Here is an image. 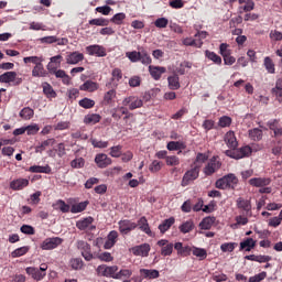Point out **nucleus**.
Segmentation results:
<instances>
[{
  "label": "nucleus",
  "instance_id": "f257e3e1",
  "mask_svg": "<svg viewBox=\"0 0 282 282\" xmlns=\"http://www.w3.org/2000/svg\"><path fill=\"white\" fill-rule=\"evenodd\" d=\"M237 184H239V178L234 173H229L221 178L216 181V188H220L221 191H228L229 188H237Z\"/></svg>",
  "mask_w": 282,
  "mask_h": 282
},
{
  "label": "nucleus",
  "instance_id": "f03ea898",
  "mask_svg": "<svg viewBox=\"0 0 282 282\" xmlns=\"http://www.w3.org/2000/svg\"><path fill=\"white\" fill-rule=\"evenodd\" d=\"M76 248L79 250L82 257L85 261H94L96 259V253L91 252V245L85 240H77Z\"/></svg>",
  "mask_w": 282,
  "mask_h": 282
},
{
  "label": "nucleus",
  "instance_id": "7ed1b4c3",
  "mask_svg": "<svg viewBox=\"0 0 282 282\" xmlns=\"http://www.w3.org/2000/svg\"><path fill=\"white\" fill-rule=\"evenodd\" d=\"M225 153L232 160H242V158H250L252 155V148L250 145H243L238 150H227Z\"/></svg>",
  "mask_w": 282,
  "mask_h": 282
},
{
  "label": "nucleus",
  "instance_id": "20e7f679",
  "mask_svg": "<svg viewBox=\"0 0 282 282\" xmlns=\"http://www.w3.org/2000/svg\"><path fill=\"white\" fill-rule=\"evenodd\" d=\"M118 272V265H107L100 264L96 268L97 276H106L107 279H116V273Z\"/></svg>",
  "mask_w": 282,
  "mask_h": 282
},
{
  "label": "nucleus",
  "instance_id": "39448f33",
  "mask_svg": "<svg viewBox=\"0 0 282 282\" xmlns=\"http://www.w3.org/2000/svg\"><path fill=\"white\" fill-rule=\"evenodd\" d=\"M199 169H202V165H194L191 170L185 172L182 178V186H188L191 182H195L197 177H199Z\"/></svg>",
  "mask_w": 282,
  "mask_h": 282
},
{
  "label": "nucleus",
  "instance_id": "423d86ee",
  "mask_svg": "<svg viewBox=\"0 0 282 282\" xmlns=\"http://www.w3.org/2000/svg\"><path fill=\"white\" fill-rule=\"evenodd\" d=\"M122 105L123 107H128L130 111H134V109L142 108L144 105V101L142 100V98L138 96H129L122 100Z\"/></svg>",
  "mask_w": 282,
  "mask_h": 282
},
{
  "label": "nucleus",
  "instance_id": "0eeeda50",
  "mask_svg": "<svg viewBox=\"0 0 282 282\" xmlns=\"http://www.w3.org/2000/svg\"><path fill=\"white\" fill-rule=\"evenodd\" d=\"M50 74L56 76L57 78H62L64 85H69V75L65 73L63 69H58V66H54V64H47L46 66Z\"/></svg>",
  "mask_w": 282,
  "mask_h": 282
},
{
  "label": "nucleus",
  "instance_id": "6e6552de",
  "mask_svg": "<svg viewBox=\"0 0 282 282\" xmlns=\"http://www.w3.org/2000/svg\"><path fill=\"white\" fill-rule=\"evenodd\" d=\"M86 52L88 56H97L98 58H104V56H107V48L98 44L87 46Z\"/></svg>",
  "mask_w": 282,
  "mask_h": 282
},
{
  "label": "nucleus",
  "instance_id": "1a4fd4ad",
  "mask_svg": "<svg viewBox=\"0 0 282 282\" xmlns=\"http://www.w3.org/2000/svg\"><path fill=\"white\" fill-rule=\"evenodd\" d=\"M221 169V162H219L217 156H213L207 165L204 169L205 175H213V173H217Z\"/></svg>",
  "mask_w": 282,
  "mask_h": 282
},
{
  "label": "nucleus",
  "instance_id": "9d476101",
  "mask_svg": "<svg viewBox=\"0 0 282 282\" xmlns=\"http://www.w3.org/2000/svg\"><path fill=\"white\" fill-rule=\"evenodd\" d=\"M156 246L161 248L162 257H171V254H173V248H175V245H173V242H169L167 239L159 240Z\"/></svg>",
  "mask_w": 282,
  "mask_h": 282
},
{
  "label": "nucleus",
  "instance_id": "9b49d317",
  "mask_svg": "<svg viewBox=\"0 0 282 282\" xmlns=\"http://www.w3.org/2000/svg\"><path fill=\"white\" fill-rule=\"evenodd\" d=\"M130 252H132L134 257H149V252H151V245L142 243L139 246H134L130 249Z\"/></svg>",
  "mask_w": 282,
  "mask_h": 282
},
{
  "label": "nucleus",
  "instance_id": "f8f14e48",
  "mask_svg": "<svg viewBox=\"0 0 282 282\" xmlns=\"http://www.w3.org/2000/svg\"><path fill=\"white\" fill-rule=\"evenodd\" d=\"M63 243V239L59 237H53V238H46L42 245V250H54L55 248H58Z\"/></svg>",
  "mask_w": 282,
  "mask_h": 282
},
{
  "label": "nucleus",
  "instance_id": "ddd939ff",
  "mask_svg": "<svg viewBox=\"0 0 282 282\" xmlns=\"http://www.w3.org/2000/svg\"><path fill=\"white\" fill-rule=\"evenodd\" d=\"M137 228H138V224L129 219L119 221V231L121 232V235H129L131 230H135Z\"/></svg>",
  "mask_w": 282,
  "mask_h": 282
},
{
  "label": "nucleus",
  "instance_id": "4468645a",
  "mask_svg": "<svg viewBox=\"0 0 282 282\" xmlns=\"http://www.w3.org/2000/svg\"><path fill=\"white\" fill-rule=\"evenodd\" d=\"M250 186L256 188H263L264 186H270L272 184V178L270 177H253L249 180Z\"/></svg>",
  "mask_w": 282,
  "mask_h": 282
},
{
  "label": "nucleus",
  "instance_id": "2eb2a0df",
  "mask_svg": "<svg viewBox=\"0 0 282 282\" xmlns=\"http://www.w3.org/2000/svg\"><path fill=\"white\" fill-rule=\"evenodd\" d=\"M236 206L239 210H243L246 215H250V213H252V204L243 197L237 198Z\"/></svg>",
  "mask_w": 282,
  "mask_h": 282
},
{
  "label": "nucleus",
  "instance_id": "dca6fc26",
  "mask_svg": "<svg viewBox=\"0 0 282 282\" xmlns=\"http://www.w3.org/2000/svg\"><path fill=\"white\" fill-rule=\"evenodd\" d=\"M83 61H85V55L78 51L72 52L66 56L67 65H78Z\"/></svg>",
  "mask_w": 282,
  "mask_h": 282
},
{
  "label": "nucleus",
  "instance_id": "f3484780",
  "mask_svg": "<svg viewBox=\"0 0 282 282\" xmlns=\"http://www.w3.org/2000/svg\"><path fill=\"white\" fill-rule=\"evenodd\" d=\"M95 164H97L98 169H107L111 164V158L105 153H99L95 156Z\"/></svg>",
  "mask_w": 282,
  "mask_h": 282
},
{
  "label": "nucleus",
  "instance_id": "a211bd4d",
  "mask_svg": "<svg viewBox=\"0 0 282 282\" xmlns=\"http://www.w3.org/2000/svg\"><path fill=\"white\" fill-rule=\"evenodd\" d=\"M26 186H30V180L28 178H15L10 183V188L12 191H23Z\"/></svg>",
  "mask_w": 282,
  "mask_h": 282
},
{
  "label": "nucleus",
  "instance_id": "6ab92c4d",
  "mask_svg": "<svg viewBox=\"0 0 282 282\" xmlns=\"http://www.w3.org/2000/svg\"><path fill=\"white\" fill-rule=\"evenodd\" d=\"M26 274H29L30 276H32V279H34V281H43V279H45L46 276V272H42L39 270V268H34V267H29L25 269Z\"/></svg>",
  "mask_w": 282,
  "mask_h": 282
},
{
  "label": "nucleus",
  "instance_id": "aec40b11",
  "mask_svg": "<svg viewBox=\"0 0 282 282\" xmlns=\"http://www.w3.org/2000/svg\"><path fill=\"white\" fill-rule=\"evenodd\" d=\"M225 143L227 144L228 149H231L235 151V149H237V147H239V142H237V137L235 135L234 131H228L225 134Z\"/></svg>",
  "mask_w": 282,
  "mask_h": 282
},
{
  "label": "nucleus",
  "instance_id": "412c9836",
  "mask_svg": "<svg viewBox=\"0 0 282 282\" xmlns=\"http://www.w3.org/2000/svg\"><path fill=\"white\" fill-rule=\"evenodd\" d=\"M149 72L150 76H152L154 80H160V78H162V74H166V67L150 65Z\"/></svg>",
  "mask_w": 282,
  "mask_h": 282
},
{
  "label": "nucleus",
  "instance_id": "4be33fe9",
  "mask_svg": "<svg viewBox=\"0 0 282 282\" xmlns=\"http://www.w3.org/2000/svg\"><path fill=\"white\" fill-rule=\"evenodd\" d=\"M117 239H118V231L116 230L110 231L104 245L105 250H111V248L116 246Z\"/></svg>",
  "mask_w": 282,
  "mask_h": 282
},
{
  "label": "nucleus",
  "instance_id": "5701e85b",
  "mask_svg": "<svg viewBox=\"0 0 282 282\" xmlns=\"http://www.w3.org/2000/svg\"><path fill=\"white\" fill-rule=\"evenodd\" d=\"M42 89H43V94L44 96L48 99V100H53V98H56L57 94L54 90V87H52V85H50V83L45 82L42 83Z\"/></svg>",
  "mask_w": 282,
  "mask_h": 282
},
{
  "label": "nucleus",
  "instance_id": "b1692460",
  "mask_svg": "<svg viewBox=\"0 0 282 282\" xmlns=\"http://www.w3.org/2000/svg\"><path fill=\"white\" fill-rule=\"evenodd\" d=\"M32 76L34 78H45V76H47V70H45V67H43V62H40L33 67Z\"/></svg>",
  "mask_w": 282,
  "mask_h": 282
},
{
  "label": "nucleus",
  "instance_id": "393cba45",
  "mask_svg": "<svg viewBox=\"0 0 282 282\" xmlns=\"http://www.w3.org/2000/svg\"><path fill=\"white\" fill-rule=\"evenodd\" d=\"M98 83L94 82V80H86L83 85L79 86L80 91H88V93H94V91H98Z\"/></svg>",
  "mask_w": 282,
  "mask_h": 282
},
{
  "label": "nucleus",
  "instance_id": "a878e982",
  "mask_svg": "<svg viewBox=\"0 0 282 282\" xmlns=\"http://www.w3.org/2000/svg\"><path fill=\"white\" fill-rule=\"evenodd\" d=\"M137 226H139V229L142 231V232H145V235H149V237H151L153 235V232L151 231V227H149V220H147V217H141L139 220H138V224Z\"/></svg>",
  "mask_w": 282,
  "mask_h": 282
},
{
  "label": "nucleus",
  "instance_id": "bb28decb",
  "mask_svg": "<svg viewBox=\"0 0 282 282\" xmlns=\"http://www.w3.org/2000/svg\"><path fill=\"white\" fill-rule=\"evenodd\" d=\"M0 83H6L10 85V83H17V72H7L0 75Z\"/></svg>",
  "mask_w": 282,
  "mask_h": 282
},
{
  "label": "nucleus",
  "instance_id": "cd10ccee",
  "mask_svg": "<svg viewBox=\"0 0 282 282\" xmlns=\"http://www.w3.org/2000/svg\"><path fill=\"white\" fill-rule=\"evenodd\" d=\"M174 249L177 251V254H180L181 257H186L187 254H191V247L189 246H185L182 242H176L174 245Z\"/></svg>",
  "mask_w": 282,
  "mask_h": 282
},
{
  "label": "nucleus",
  "instance_id": "c85d7f7f",
  "mask_svg": "<svg viewBox=\"0 0 282 282\" xmlns=\"http://www.w3.org/2000/svg\"><path fill=\"white\" fill-rule=\"evenodd\" d=\"M91 224H94V218L86 217L82 220H78L76 223V227L78 228V230H87V228H89L91 226Z\"/></svg>",
  "mask_w": 282,
  "mask_h": 282
},
{
  "label": "nucleus",
  "instance_id": "c756f323",
  "mask_svg": "<svg viewBox=\"0 0 282 282\" xmlns=\"http://www.w3.org/2000/svg\"><path fill=\"white\" fill-rule=\"evenodd\" d=\"M249 138L253 140V142H259L263 139V130L259 128L249 130Z\"/></svg>",
  "mask_w": 282,
  "mask_h": 282
},
{
  "label": "nucleus",
  "instance_id": "7c9ffc66",
  "mask_svg": "<svg viewBox=\"0 0 282 282\" xmlns=\"http://www.w3.org/2000/svg\"><path fill=\"white\" fill-rule=\"evenodd\" d=\"M195 228V223L193 220H186L182 225H180L178 230L183 235H187Z\"/></svg>",
  "mask_w": 282,
  "mask_h": 282
},
{
  "label": "nucleus",
  "instance_id": "2f4dec72",
  "mask_svg": "<svg viewBox=\"0 0 282 282\" xmlns=\"http://www.w3.org/2000/svg\"><path fill=\"white\" fill-rule=\"evenodd\" d=\"M183 45H185L186 47H202V45H204V42H200V40L199 41H197V39L195 37V39H193V37H185L184 40H183Z\"/></svg>",
  "mask_w": 282,
  "mask_h": 282
},
{
  "label": "nucleus",
  "instance_id": "473e14b6",
  "mask_svg": "<svg viewBox=\"0 0 282 282\" xmlns=\"http://www.w3.org/2000/svg\"><path fill=\"white\" fill-rule=\"evenodd\" d=\"M257 246V242L252 238H247L245 241L240 242V250H246V252H250L252 248Z\"/></svg>",
  "mask_w": 282,
  "mask_h": 282
},
{
  "label": "nucleus",
  "instance_id": "72a5a7b5",
  "mask_svg": "<svg viewBox=\"0 0 282 282\" xmlns=\"http://www.w3.org/2000/svg\"><path fill=\"white\" fill-rule=\"evenodd\" d=\"M213 224H215V217H205L199 223L200 230H210L213 228Z\"/></svg>",
  "mask_w": 282,
  "mask_h": 282
},
{
  "label": "nucleus",
  "instance_id": "f704fd0d",
  "mask_svg": "<svg viewBox=\"0 0 282 282\" xmlns=\"http://www.w3.org/2000/svg\"><path fill=\"white\" fill-rule=\"evenodd\" d=\"M140 273L144 275L145 279H159L160 278V271L155 269H141Z\"/></svg>",
  "mask_w": 282,
  "mask_h": 282
},
{
  "label": "nucleus",
  "instance_id": "c9c22d12",
  "mask_svg": "<svg viewBox=\"0 0 282 282\" xmlns=\"http://www.w3.org/2000/svg\"><path fill=\"white\" fill-rule=\"evenodd\" d=\"M167 83H169V88L172 89V90H177L181 87L180 76H177V75H173V76L167 77Z\"/></svg>",
  "mask_w": 282,
  "mask_h": 282
},
{
  "label": "nucleus",
  "instance_id": "e433bc0d",
  "mask_svg": "<svg viewBox=\"0 0 282 282\" xmlns=\"http://www.w3.org/2000/svg\"><path fill=\"white\" fill-rule=\"evenodd\" d=\"M98 122H100V115L98 113L86 115L84 117L85 124H98Z\"/></svg>",
  "mask_w": 282,
  "mask_h": 282
},
{
  "label": "nucleus",
  "instance_id": "4c0bfd02",
  "mask_svg": "<svg viewBox=\"0 0 282 282\" xmlns=\"http://www.w3.org/2000/svg\"><path fill=\"white\" fill-rule=\"evenodd\" d=\"M19 116L22 120H32L34 118V109L25 107L20 111Z\"/></svg>",
  "mask_w": 282,
  "mask_h": 282
},
{
  "label": "nucleus",
  "instance_id": "58836bf2",
  "mask_svg": "<svg viewBox=\"0 0 282 282\" xmlns=\"http://www.w3.org/2000/svg\"><path fill=\"white\" fill-rule=\"evenodd\" d=\"M173 224H175V218L171 217L169 219H165L161 225H159L160 232L164 235V232H166L171 228V226H173Z\"/></svg>",
  "mask_w": 282,
  "mask_h": 282
},
{
  "label": "nucleus",
  "instance_id": "ea45409f",
  "mask_svg": "<svg viewBox=\"0 0 282 282\" xmlns=\"http://www.w3.org/2000/svg\"><path fill=\"white\" fill-rule=\"evenodd\" d=\"M192 253L197 257L200 261H204L208 257V252L204 248L193 247Z\"/></svg>",
  "mask_w": 282,
  "mask_h": 282
},
{
  "label": "nucleus",
  "instance_id": "a19ab883",
  "mask_svg": "<svg viewBox=\"0 0 282 282\" xmlns=\"http://www.w3.org/2000/svg\"><path fill=\"white\" fill-rule=\"evenodd\" d=\"M31 173H52V167L50 165L41 166V165H33L30 167Z\"/></svg>",
  "mask_w": 282,
  "mask_h": 282
},
{
  "label": "nucleus",
  "instance_id": "79ce46f5",
  "mask_svg": "<svg viewBox=\"0 0 282 282\" xmlns=\"http://www.w3.org/2000/svg\"><path fill=\"white\" fill-rule=\"evenodd\" d=\"M88 205H89V202L87 200L72 205L70 213H73L74 215H76V213H83V210H85Z\"/></svg>",
  "mask_w": 282,
  "mask_h": 282
},
{
  "label": "nucleus",
  "instance_id": "37998d69",
  "mask_svg": "<svg viewBox=\"0 0 282 282\" xmlns=\"http://www.w3.org/2000/svg\"><path fill=\"white\" fill-rule=\"evenodd\" d=\"M205 56L209 61L214 62L215 65H221V56L217 55V53L212 52V51H206Z\"/></svg>",
  "mask_w": 282,
  "mask_h": 282
},
{
  "label": "nucleus",
  "instance_id": "c03bdc74",
  "mask_svg": "<svg viewBox=\"0 0 282 282\" xmlns=\"http://www.w3.org/2000/svg\"><path fill=\"white\" fill-rule=\"evenodd\" d=\"M56 142L55 139H47L43 141L37 148H36V153H43L47 147H53V144Z\"/></svg>",
  "mask_w": 282,
  "mask_h": 282
},
{
  "label": "nucleus",
  "instance_id": "a18cd8bd",
  "mask_svg": "<svg viewBox=\"0 0 282 282\" xmlns=\"http://www.w3.org/2000/svg\"><path fill=\"white\" fill-rule=\"evenodd\" d=\"M116 99V89H110L104 95V105H111Z\"/></svg>",
  "mask_w": 282,
  "mask_h": 282
},
{
  "label": "nucleus",
  "instance_id": "49530a36",
  "mask_svg": "<svg viewBox=\"0 0 282 282\" xmlns=\"http://www.w3.org/2000/svg\"><path fill=\"white\" fill-rule=\"evenodd\" d=\"M235 219H236V224L231 225V228L234 230H237V228H239V226H246L248 224V217H246V216L239 215V216H236Z\"/></svg>",
  "mask_w": 282,
  "mask_h": 282
},
{
  "label": "nucleus",
  "instance_id": "de8ad7c7",
  "mask_svg": "<svg viewBox=\"0 0 282 282\" xmlns=\"http://www.w3.org/2000/svg\"><path fill=\"white\" fill-rule=\"evenodd\" d=\"M263 65L268 74H274L276 72V69L274 68V62L269 56L264 57Z\"/></svg>",
  "mask_w": 282,
  "mask_h": 282
},
{
  "label": "nucleus",
  "instance_id": "09e8293b",
  "mask_svg": "<svg viewBox=\"0 0 282 282\" xmlns=\"http://www.w3.org/2000/svg\"><path fill=\"white\" fill-rule=\"evenodd\" d=\"M78 105L83 109H91L96 105V101H94V99L85 97L84 99L79 100Z\"/></svg>",
  "mask_w": 282,
  "mask_h": 282
},
{
  "label": "nucleus",
  "instance_id": "8fccbe9b",
  "mask_svg": "<svg viewBox=\"0 0 282 282\" xmlns=\"http://www.w3.org/2000/svg\"><path fill=\"white\" fill-rule=\"evenodd\" d=\"M89 25H98L100 28H107V25H109V20L105 18L93 19V20H89Z\"/></svg>",
  "mask_w": 282,
  "mask_h": 282
},
{
  "label": "nucleus",
  "instance_id": "3c124183",
  "mask_svg": "<svg viewBox=\"0 0 282 282\" xmlns=\"http://www.w3.org/2000/svg\"><path fill=\"white\" fill-rule=\"evenodd\" d=\"M131 274H133V271L129 269H121L116 272L115 279H131Z\"/></svg>",
  "mask_w": 282,
  "mask_h": 282
},
{
  "label": "nucleus",
  "instance_id": "603ef678",
  "mask_svg": "<svg viewBox=\"0 0 282 282\" xmlns=\"http://www.w3.org/2000/svg\"><path fill=\"white\" fill-rule=\"evenodd\" d=\"M30 252V247H20L11 252V256L13 259H17L19 257H23V254H28Z\"/></svg>",
  "mask_w": 282,
  "mask_h": 282
},
{
  "label": "nucleus",
  "instance_id": "864d4df0",
  "mask_svg": "<svg viewBox=\"0 0 282 282\" xmlns=\"http://www.w3.org/2000/svg\"><path fill=\"white\" fill-rule=\"evenodd\" d=\"M141 52L131 51L126 53V57L129 58L131 63H138L140 61Z\"/></svg>",
  "mask_w": 282,
  "mask_h": 282
},
{
  "label": "nucleus",
  "instance_id": "5fc2aeb1",
  "mask_svg": "<svg viewBox=\"0 0 282 282\" xmlns=\"http://www.w3.org/2000/svg\"><path fill=\"white\" fill-rule=\"evenodd\" d=\"M96 259H99V261H105V263L113 261L112 256L107 251L102 253H96Z\"/></svg>",
  "mask_w": 282,
  "mask_h": 282
},
{
  "label": "nucleus",
  "instance_id": "6e6d98bb",
  "mask_svg": "<svg viewBox=\"0 0 282 282\" xmlns=\"http://www.w3.org/2000/svg\"><path fill=\"white\" fill-rule=\"evenodd\" d=\"M127 19V14L124 13H116L111 19L110 21L112 23H115L116 25H122V21Z\"/></svg>",
  "mask_w": 282,
  "mask_h": 282
},
{
  "label": "nucleus",
  "instance_id": "4d7b16f0",
  "mask_svg": "<svg viewBox=\"0 0 282 282\" xmlns=\"http://www.w3.org/2000/svg\"><path fill=\"white\" fill-rule=\"evenodd\" d=\"M237 248V242H225L220 246L221 252H232Z\"/></svg>",
  "mask_w": 282,
  "mask_h": 282
},
{
  "label": "nucleus",
  "instance_id": "13d9d810",
  "mask_svg": "<svg viewBox=\"0 0 282 282\" xmlns=\"http://www.w3.org/2000/svg\"><path fill=\"white\" fill-rule=\"evenodd\" d=\"M229 45L226 43H221L219 46V54L223 56V58H225L226 56H230L232 54V51H230V48H228Z\"/></svg>",
  "mask_w": 282,
  "mask_h": 282
},
{
  "label": "nucleus",
  "instance_id": "bf43d9fd",
  "mask_svg": "<svg viewBox=\"0 0 282 282\" xmlns=\"http://www.w3.org/2000/svg\"><path fill=\"white\" fill-rule=\"evenodd\" d=\"M218 124L224 129L226 127H230L232 124V118L228 116H223L219 118Z\"/></svg>",
  "mask_w": 282,
  "mask_h": 282
},
{
  "label": "nucleus",
  "instance_id": "052dcab7",
  "mask_svg": "<svg viewBox=\"0 0 282 282\" xmlns=\"http://www.w3.org/2000/svg\"><path fill=\"white\" fill-rule=\"evenodd\" d=\"M23 62L25 63V65H28V63H32L33 65H39L40 63H43V57L29 56V57H24Z\"/></svg>",
  "mask_w": 282,
  "mask_h": 282
},
{
  "label": "nucleus",
  "instance_id": "680f3d73",
  "mask_svg": "<svg viewBox=\"0 0 282 282\" xmlns=\"http://www.w3.org/2000/svg\"><path fill=\"white\" fill-rule=\"evenodd\" d=\"M207 161H208V156L206 155V153H198L196 155V160L194 162V166H197V165L202 166V164H204Z\"/></svg>",
  "mask_w": 282,
  "mask_h": 282
},
{
  "label": "nucleus",
  "instance_id": "e2e57ef3",
  "mask_svg": "<svg viewBox=\"0 0 282 282\" xmlns=\"http://www.w3.org/2000/svg\"><path fill=\"white\" fill-rule=\"evenodd\" d=\"M139 61L142 63V65H151V56H149L147 51H141Z\"/></svg>",
  "mask_w": 282,
  "mask_h": 282
},
{
  "label": "nucleus",
  "instance_id": "0e129e2a",
  "mask_svg": "<svg viewBox=\"0 0 282 282\" xmlns=\"http://www.w3.org/2000/svg\"><path fill=\"white\" fill-rule=\"evenodd\" d=\"M268 276V273L265 271H262L261 273H258L256 275H252L249 278V282H261Z\"/></svg>",
  "mask_w": 282,
  "mask_h": 282
},
{
  "label": "nucleus",
  "instance_id": "69168bd1",
  "mask_svg": "<svg viewBox=\"0 0 282 282\" xmlns=\"http://www.w3.org/2000/svg\"><path fill=\"white\" fill-rule=\"evenodd\" d=\"M111 158H120L122 155V145H115L110 148Z\"/></svg>",
  "mask_w": 282,
  "mask_h": 282
},
{
  "label": "nucleus",
  "instance_id": "338daca9",
  "mask_svg": "<svg viewBox=\"0 0 282 282\" xmlns=\"http://www.w3.org/2000/svg\"><path fill=\"white\" fill-rule=\"evenodd\" d=\"M72 169H83L85 166V159L77 158L70 162Z\"/></svg>",
  "mask_w": 282,
  "mask_h": 282
},
{
  "label": "nucleus",
  "instance_id": "774afa93",
  "mask_svg": "<svg viewBox=\"0 0 282 282\" xmlns=\"http://www.w3.org/2000/svg\"><path fill=\"white\" fill-rule=\"evenodd\" d=\"M155 28L164 29L169 25V19L166 18H159L154 21Z\"/></svg>",
  "mask_w": 282,
  "mask_h": 282
}]
</instances>
